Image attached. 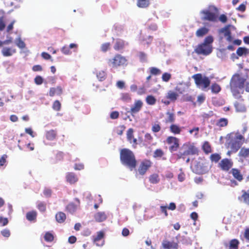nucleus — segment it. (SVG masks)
<instances>
[{
  "mask_svg": "<svg viewBox=\"0 0 249 249\" xmlns=\"http://www.w3.org/2000/svg\"><path fill=\"white\" fill-rule=\"evenodd\" d=\"M202 149L204 153L208 154L212 152V148L208 142H205L202 145Z\"/></svg>",
  "mask_w": 249,
  "mask_h": 249,
  "instance_id": "obj_38",
  "label": "nucleus"
},
{
  "mask_svg": "<svg viewBox=\"0 0 249 249\" xmlns=\"http://www.w3.org/2000/svg\"><path fill=\"white\" fill-rule=\"evenodd\" d=\"M110 46H111V45L109 42H107V43H103L101 46V50L103 52L105 53L110 49Z\"/></svg>",
  "mask_w": 249,
  "mask_h": 249,
  "instance_id": "obj_52",
  "label": "nucleus"
},
{
  "mask_svg": "<svg viewBox=\"0 0 249 249\" xmlns=\"http://www.w3.org/2000/svg\"><path fill=\"white\" fill-rule=\"evenodd\" d=\"M164 155V152L161 149H157L153 153L154 158H161Z\"/></svg>",
  "mask_w": 249,
  "mask_h": 249,
  "instance_id": "obj_47",
  "label": "nucleus"
},
{
  "mask_svg": "<svg viewBox=\"0 0 249 249\" xmlns=\"http://www.w3.org/2000/svg\"><path fill=\"white\" fill-rule=\"evenodd\" d=\"M45 136L47 140L53 141L56 139L57 136V132L55 129H51L46 131Z\"/></svg>",
  "mask_w": 249,
  "mask_h": 249,
  "instance_id": "obj_18",
  "label": "nucleus"
},
{
  "mask_svg": "<svg viewBox=\"0 0 249 249\" xmlns=\"http://www.w3.org/2000/svg\"><path fill=\"white\" fill-rule=\"evenodd\" d=\"M195 52L198 55H207L212 53V47L211 45L202 43L197 46L195 49Z\"/></svg>",
  "mask_w": 249,
  "mask_h": 249,
  "instance_id": "obj_7",
  "label": "nucleus"
},
{
  "mask_svg": "<svg viewBox=\"0 0 249 249\" xmlns=\"http://www.w3.org/2000/svg\"><path fill=\"white\" fill-rule=\"evenodd\" d=\"M133 132V129L131 128H129L127 131V139L130 143H132V139L134 138Z\"/></svg>",
  "mask_w": 249,
  "mask_h": 249,
  "instance_id": "obj_49",
  "label": "nucleus"
},
{
  "mask_svg": "<svg viewBox=\"0 0 249 249\" xmlns=\"http://www.w3.org/2000/svg\"><path fill=\"white\" fill-rule=\"evenodd\" d=\"M230 25H227L219 30V33H223L224 36L226 37V40L229 42L232 41L233 38L231 36V33L230 29Z\"/></svg>",
  "mask_w": 249,
  "mask_h": 249,
  "instance_id": "obj_15",
  "label": "nucleus"
},
{
  "mask_svg": "<svg viewBox=\"0 0 249 249\" xmlns=\"http://www.w3.org/2000/svg\"><path fill=\"white\" fill-rule=\"evenodd\" d=\"M196 86L202 90L208 88L211 84L209 77L203 76L201 73H196L192 76Z\"/></svg>",
  "mask_w": 249,
  "mask_h": 249,
  "instance_id": "obj_3",
  "label": "nucleus"
},
{
  "mask_svg": "<svg viewBox=\"0 0 249 249\" xmlns=\"http://www.w3.org/2000/svg\"><path fill=\"white\" fill-rule=\"evenodd\" d=\"M66 178L67 181L71 184L76 183L78 180L77 176L73 172L68 173L66 176Z\"/></svg>",
  "mask_w": 249,
  "mask_h": 249,
  "instance_id": "obj_19",
  "label": "nucleus"
},
{
  "mask_svg": "<svg viewBox=\"0 0 249 249\" xmlns=\"http://www.w3.org/2000/svg\"><path fill=\"white\" fill-rule=\"evenodd\" d=\"M239 241L236 239L231 240L229 242V249H238Z\"/></svg>",
  "mask_w": 249,
  "mask_h": 249,
  "instance_id": "obj_33",
  "label": "nucleus"
},
{
  "mask_svg": "<svg viewBox=\"0 0 249 249\" xmlns=\"http://www.w3.org/2000/svg\"><path fill=\"white\" fill-rule=\"evenodd\" d=\"M120 159L121 163L132 171L135 169L137 161L134 153L130 149L123 148L120 150Z\"/></svg>",
  "mask_w": 249,
  "mask_h": 249,
  "instance_id": "obj_2",
  "label": "nucleus"
},
{
  "mask_svg": "<svg viewBox=\"0 0 249 249\" xmlns=\"http://www.w3.org/2000/svg\"><path fill=\"white\" fill-rule=\"evenodd\" d=\"M96 76L97 78L100 81H104L107 78V74L104 71H99L97 73Z\"/></svg>",
  "mask_w": 249,
  "mask_h": 249,
  "instance_id": "obj_42",
  "label": "nucleus"
},
{
  "mask_svg": "<svg viewBox=\"0 0 249 249\" xmlns=\"http://www.w3.org/2000/svg\"><path fill=\"white\" fill-rule=\"evenodd\" d=\"M77 206L73 203H69L66 207V210L70 213L73 214L75 212Z\"/></svg>",
  "mask_w": 249,
  "mask_h": 249,
  "instance_id": "obj_36",
  "label": "nucleus"
},
{
  "mask_svg": "<svg viewBox=\"0 0 249 249\" xmlns=\"http://www.w3.org/2000/svg\"><path fill=\"white\" fill-rule=\"evenodd\" d=\"M17 45L21 49H23L25 47V44L20 38H19L17 43Z\"/></svg>",
  "mask_w": 249,
  "mask_h": 249,
  "instance_id": "obj_61",
  "label": "nucleus"
},
{
  "mask_svg": "<svg viewBox=\"0 0 249 249\" xmlns=\"http://www.w3.org/2000/svg\"><path fill=\"white\" fill-rule=\"evenodd\" d=\"M119 116V113L117 111H114L111 112L110 114V117L112 119H116L118 118Z\"/></svg>",
  "mask_w": 249,
  "mask_h": 249,
  "instance_id": "obj_60",
  "label": "nucleus"
},
{
  "mask_svg": "<svg viewBox=\"0 0 249 249\" xmlns=\"http://www.w3.org/2000/svg\"><path fill=\"white\" fill-rule=\"evenodd\" d=\"M231 173L232 174L234 178L238 181H241L243 180V175L239 169L232 168L231 171Z\"/></svg>",
  "mask_w": 249,
  "mask_h": 249,
  "instance_id": "obj_22",
  "label": "nucleus"
},
{
  "mask_svg": "<svg viewBox=\"0 0 249 249\" xmlns=\"http://www.w3.org/2000/svg\"><path fill=\"white\" fill-rule=\"evenodd\" d=\"M34 80H35V83L36 85H38L42 84L43 82V79L42 77L39 75L36 76L35 77Z\"/></svg>",
  "mask_w": 249,
  "mask_h": 249,
  "instance_id": "obj_57",
  "label": "nucleus"
},
{
  "mask_svg": "<svg viewBox=\"0 0 249 249\" xmlns=\"http://www.w3.org/2000/svg\"><path fill=\"white\" fill-rule=\"evenodd\" d=\"M169 130L171 133L175 135H178L181 132V128L178 125L172 124L169 127Z\"/></svg>",
  "mask_w": 249,
  "mask_h": 249,
  "instance_id": "obj_26",
  "label": "nucleus"
},
{
  "mask_svg": "<svg viewBox=\"0 0 249 249\" xmlns=\"http://www.w3.org/2000/svg\"><path fill=\"white\" fill-rule=\"evenodd\" d=\"M145 102L147 105L153 106L156 103L157 99L153 95H149L146 97Z\"/></svg>",
  "mask_w": 249,
  "mask_h": 249,
  "instance_id": "obj_32",
  "label": "nucleus"
},
{
  "mask_svg": "<svg viewBox=\"0 0 249 249\" xmlns=\"http://www.w3.org/2000/svg\"><path fill=\"white\" fill-rule=\"evenodd\" d=\"M228 122L227 118H221L216 121V125L219 127H225L228 125Z\"/></svg>",
  "mask_w": 249,
  "mask_h": 249,
  "instance_id": "obj_31",
  "label": "nucleus"
},
{
  "mask_svg": "<svg viewBox=\"0 0 249 249\" xmlns=\"http://www.w3.org/2000/svg\"><path fill=\"white\" fill-rule=\"evenodd\" d=\"M166 114L168 115L167 119L166 120L165 122L166 123H173L175 121V114L170 112H167L166 113Z\"/></svg>",
  "mask_w": 249,
  "mask_h": 249,
  "instance_id": "obj_43",
  "label": "nucleus"
},
{
  "mask_svg": "<svg viewBox=\"0 0 249 249\" xmlns=\"http://www.w3.org/2000/svg\"><path fill=\"white\" fill-rule=\"evenodd\" d=\"M210 159L212 162L217 163L221 159V156L218 153L212 154Z\"/></svg>",
  "mask_w": 249,
  "mask_h": 249,
  "instance_id": "obj_44",
  "label": "nucleus"
},
{
  "mask_svg": "<svg viewBox=\"0 0 249 249\" xmlns=\"http://www.w3.org/2000/svg\"><path fill=\"white\" fill-rule=\"evenodd\" d=\"M146 26L147 29L149 31H155L158 28L157 25L155 23H151L149 21L146 23Z\"/></svg>",
  "mask_w": 249,
  "mask_h": 249,
  "instance_id": "obj_50",
  "label": "nucleus"
},
{
  "mask_svg": "<svg viewBox=\"0 0 249 249\" xmlns=\"http://www.w3.org/2000/svg\"><path fill=\"white\" fill-rule=\"evenodd\" d=\"M152 164L153 163L150 160L145 159L142 160L140 162L138 168L135 170L136 177L144 176L152 167Z\"/></svg>",
  "mask_w": 249,
  "mask_h": 249,
  "instance_id": "obj_6",
  "label": "nucleus"
},
{
  "mask_svg": "<svg viewBox=\"0 0 249 249\" xmlns=\"http://www.w3.org/2000/svg\"><path fill=\"white\" fill-rule=\"evenodd\" d=\"M201 13L203 15L201 18L202 20L211 22L217 21V16L215 13L208 10H204L201 11Z\"/></svg>",
  "mask_w": 249,
  "mask_h": 249,
  "instance_id": "obj_10",
  "label": "nucleus"
},
{
  "mask_svg": "<svg viewBox=\"0 0 249 249\" xmlns=\"http://www.w3.org/2000/svg\"><path fill=\"white\" fill-rule=\"evenodd\" d=\"M16 52L15 48L4 47L1 51V53L4 56H10Z\"/></svg>",
  "mask_w": 249,
  "mask_h": 249,
  "instance_id": "obj_24",
  "label": "nucleus"
},
{
  "mask_svg": "<svg viewBox=\"0 0 249 249\" xmlns=\"http://www.w3.org/2000/svg\"><path fill=\"white\" fill-rule=\"evenodd\" d=\"M37 217V212L36 211H31L27 213L26 219L30 221L36 220Z\"/></svg>",
  "mask_w": 249,
  "mask_h": 249,
  "instance_id": "obj_30",
  "label": "nucleus"
},
{
  "mask_svg": "<svg viewBox=\"0 0 249 249\" xmlns=\"http://www.w3.org/2000/svg\"><path fill=\"white\" fill-rule=\"evenodd\" d=\"M36 207L38 210L42 213H44L46 211V204L44 202H38Z\"/></svg>",
  "mask_w": 249,
  "mask_h": 249,
  "instance_id": "obj_41",
  "label": "nucleus"
},
{
  "mask_svg": "<svg viewBox=\"0 0 249 249\" xmlns=\"http://www.w3.org/2000/svg\"><path fill=\"white\" fill-rule=\"evenodd\" d=\"M198 149L194 145H190L188 149L184 151L182 153H180V155H178V158L180 159L182 158H184V156L186 155H198Z\"/></svg>",
  "mask_w": 249,
  "mask_h": 249,
  "instance_id": "obj_12",
  "label": "nucleus"
},
{
  "mask_svg": "<svg viewBox=\"0 0 249 249\" xmlns=\"http://www.w3.org/2000/svg\"><path fill=\"white\" fill-rule=\"evenodd\" d=\"M52 194V191L50 189L46 188L43 191V194L47 197H51Z\"/></svg>",
  "mask_w": 249,
  "mask_h": 249,
  "instance_id": "obj_58",
  "label": "nucleus"
},
{
  "mask_svg": "<svg viewBox=\"0 0 249 249\" xmlns=\"http://www.w3.org/2000/svg\"><path fill=\"white\" fill-rule=\"evenodd\" d=\"M208 170V163L206 161H198L194 168V172L199 175L206 173Z\"/></svg>",
  "mask_w": 249,
  "mask_h": 249,
  "instance_id": "obj_9",
  "label": "nucleus"
},
{
  "mask_svg": "<svg viewBox=\"0 0 249 249\" xmlns=\"http://www.w3.org/2000/svg\"><path fill=\"white\" fill-rule=\"evenodd\" d=\"M78 48V45L75 43H71L69 46L65 45L63 46L61 49V51L62 53L65 55H70L71 53V51H70L71 49H74V51L76 52L77 51Z\"/></svg>",
  "mask_w": 249,
  "mask_h": 249,
  "instance_id": "obj_17",
  "label": "nucleus"
},
{
  "mask_svg": "<svg viewBox=\"0 0 249 249\" xmlns=\"http://www.w3.org/2000/svg\"><path fill=\"white\" fill-rule=\"evenodd\" d=\"M234 106L236 111L238 112L245 111L246 110L245 107L239 103H235Z\"/></svg>",
  "mask_w": 249,
  "mask_h": 249,
  "instance_id": "obj_53",
  "label": "nucleus"
},
{
  "mask_svg": "<svg viewBox=\"0 0 249 249\" xmlns=\"http://www.w3.org/2000/svg\"><path fill=\"white\" fill-rule=\"evenodd\" d=\"M55 219L57 222L62 223L65 222L66 219V214L63 212H59L55 214Z\"/></svg>",
  "mask_w": 249,
  "mask_h": 249,
  "instance_id": "obj_28",
  "label": "nucleus"
},
{
  "mask_svg": "<svg viewBox=\"0 0 249 249\" xmlns=\"http://www.w3.org/2000/svg\"><path fill=\"white\" fill-rule=\"evenodd\" d=\"M125 127L124 125L119 126L116 129V133L119 135H122L123 134Z\"/></svg>",
  "mask_w": 249,
  "mask_h": 249,
  "instance_id": "obj_56",
  "label": "nucleus"
},
{
  "mask_svg": "<svg viewBox=\"0 0 249 249\" xmlns=\"http://www.w3.org/2000/svg\"><path fill=\"white\" fill-rule=\"evenodd\" d=\"M246 79L239 74H234L230 83V87L232 94L235 98L240 97V94L243 93Z\"/></svg>",
  "mask_w": 249,
  "mask_h": 249,
  "instance_id": "obj_1",
  "label": "nucleus"
},
{
  "mask_svg": "<svg viewBox=\"0 0 249 249\" xmlns=\"http://www.w3.org/2000/svg\"><path fill=\"white\" fill-rule=\"evenodd\" d=\"M166 142L170 145L169 149L171 152L177 151L179 148V139L175 137L168 136L166 140Z\"/></svg>",
  "mask_w": 249,
  "mask_h": 249,
  "instance_id": "obj_8",
  "label": "nucleus"
},
{
  "mask_svg": "<svg viewBox=\"0 0 249 249\" xmlns=\"http://www.w3.org/2000/svg\"><path fill=\"white\" fill-rule=\"evenodd\" d=\"M239 156L244 158H249V148L242 147L239 152Z\"/></svg>",
  "mask_w": 249,
  "mask_h": 249,
  "instance_id": "obj_35",
  "label": "nucleus"
},
{
  "mask_svg": "<svg viewBox=\"0 0 249 249\" xmlns=\"http://www.w3.org/2000/svg\"><path fill=\"white\" fill-rule=\"evenodd\" d=\"M139 57L142 61H145L146 60V54L144 52H140L139 54Z\"/></svg>",
  "mask_w": 249,
  "mask_h": 249,
  "instance_id": "obj_62",
  "label": "nucleus"
},
{
  "mask_svg": "<svg viewBox=\"0 0 249 249\" xmlns=\"http://www.w3.org/2000/svg\"><path fill=\"white\" fill-rule=\"evenodd\" d=\"M143 106V102L141 100H135L133 105L131 107L130 112L132 115L139 112Z\"/></svg>",
  "mask_w": 249,
  "mask_h": 249,
  "instance_id": "obj_13",
  "label": "nucleus"
},
{
  "mask_svg": "<svg viewBox=\"0 0 249 249\" xmlns=\"http://www.w3.org/2000/svg\"><path fill=\"white\" fill-rule=\"evenodd\" d=\"M121 99L122 101L125 102H129L131 100V98L129 93H123L121 95Z\"/></svg>",
  "mask_w": 249,
  "mask_h": 249,
  "instance_id": "obj_51",
  "label": "nucleus"
},
{
  "mask_svg": "<svg viewBox=\"0 0 249 249\" xmlns=\"http://www.w3.org/2000/svg\"><path fill=\"white\" fill-rule=\"evenodd\" d=\"M161 246L163 249H178V243L167 240L163 241Z\"/></svg>",
  "mask_w": 249,
  "mask_h": 249,
  "instance_id": "obj_16",
  "label": "nucleus"
},
{
  "mask_svg": "<svg viewBox=\"0 0 249 249\" xmlns=\"http://www.w3.org/2000/svg\"><path fill=\"white\" fill-rule=\"evenodd\" d=\"M107 217V214L104 212H98L94 216L95 221L98 222H101L106 220Z\"/></svg>",
  "mask_w": 249,
  "mask_h": 249,
  "instance_id": "obj_20",
  "label": "nucleus"
},
{
  "mask_svg": "<svg viewBox=\"0 0 249 249\" xmlns=\"http://www.w3.org/2000/svg\"><path fill=\"white\" fill-rule=\"evenodd\" d=\"M1 234L5 237H8L10 235V231L8 229H4L1 231Z\"/></svg>",
  "mask_w": 249,
  "mask_h": 249,
  "instance_id": "obj_63",
  "label": "nucleus"
},
{
  "mask_svg": "<svg viewBox=\"0 0 249 249\" xmlns=\"http://www.w3.org/2000/svg\"><path fill=\"white\" fill-rule=\"evenodd\" d=\"M160 179L157 174H153L149 177V181L151 183L157 184L159 182Z\"/></svg>",
  "mask_w": 249,
  "mask_h": 249,
  "instance_id": "obj_34",
  "label": "nucleus"
},
{
  "mask_svg": "<svg viewBox=\"0 0 249 249\" xmlns=\"http://www.w3.org/2000/svg\"><path fill=\"white\" fill-rule=\"evenodd\" d=\"M249 53V49L244 47H239L236 51V53L239 56H241L243 54L246 55Z\"/></svg>",
  "mask_w": 249,
  "mask_h": 249,
  "instance_id": "obj_40",
  "label": "nucleus"
},
{
  "mask_svg": "<svg viewBox=\"0 0 249 249\" xmlns=\"http://www.w3.org/2000/svg\"><path fill=\"white\" fill-rule=\"evenodd\" d=\"M178 96V95L177 92L172 90H169L167 93L166 98L170 101H163L162 100L161 102L165 105H168L170 103V102H175L177 99Z\"/></svg>",
  "mask_w": 249,
  "mask_h": 249,
  "instance_id": "obj_14",
  "label": "nucleus"
},
{
  "mask_svg": "<svg viewBox=\"0 0 249 249\" xmlns=\"http://www.w3.org/2000/svg\"><path fill=\"white\" fill-rule=\"evenodd\" d=\"M107 64L112 68H117L119 67L126 66L127 60L125 57L121 54H116L113 58L108 60Z\"/></svg>",
  "mask_w": 249,
  "mask_h": 249,
  "instance_id": "obj_5",
  "label": "nucleus"
},
{
  "mask_svg": "<svg viewBox=\"0 0 249 249\" xmlns=\"http://www.w3.org/2000/svg\"><path fill=\"white\" fill-rule=\"evenodd\" d=\"M149 71L151 75H159L161 73V71L160 69L153 67L149 68Z\"/></svg>",
  "mask_w": 249,
  "mask_h": 249,
  "instance_id": "obj_46",
  "label": "nucleus"
},
{
  "mask_svg": "<svg viewBox=\"0 0 249 249\" xmlns=\"http://www.w3.org/2000/svg\"><path fill=\"white\" fill-rule=\"evenodd\" d=\"M151 129L153 132L157 133L160 130L161 127L159 124L155 123L152 125Z\"/></svg>",
  "mask_w": 249,
  "mask_h": 249,
  "instance_id": "obj_54",
  "label": "nucleus"
},
{
  "mask_svg": "<svg viewBox=\"0 0 249 249\" xmlns=\"http://www.w3.org/2000/svg\"><path fill=\"white\" fill-rule=\"evenodd\" d=\"M209 32V29L205 27L199 28L196 33V35L198 37H203Z\"/></svg>",
  "mask_w": 249,
  "mask_h": 249,
  "instance_id": "obj_29",
  "label": "nucleus"
},
{
  "mask_svg": "<svg viewBox=\"0 0 249 249\" xmlns=\"http://www.w3.org/2000/svg\"><path fill=\"white\" fill-rule=\"evenodd\" d=\"M61 104L58 100H55L53 104L52 108L55 111H59L61 109Z\"/></svg>",
  "mask_w": 249,
  "mask_h": 249,
  "instance_id": "obj_48",
  "label": "nucleus"
},
{
  "mask_svg": "<svg viewBox=\"0 0 249 249\" xmlns=\"http://www.w3.org/2000/svg\"><path fill=\"white\" fill-rule=\"evenodd\" d=\"M211 89L212 92L214 94L218 93L221 90L220 85L216 83L212 84Z\"/></svg>",
  "mask_w": 249,
  "mask_h": 249,
  "instance_id": "obj_37",
  "label": "nucleus"
},
{
  "mask_svg": "<svg viewBox=\"0 0 249 249\" xmlns=\"http://www.w3.org/2000/svg\"><path fill=\"white\" fill-rule=\"evenodd\" d=\"M128 43H125V41L122 39H117L115 42V44L114 45V49L116 51H120L123 50L125 45H127Z\"/></svg>",
  "mask_w": 249,
  "mask_h": 249,
  "instance_id": "obj_23",
  "label": "nucleus"
},
{
  "mask_svg": "<svg viewBox=\"0 0 249 249\" xmlns=\"http://www.w3.org/2000/svg\"><path fill=\"white\" fill-rule=\"evenodd\" d=\"M63 92L62 88L60 86L56 88H51L50 89L49 95L53 97L55 95H60Z\"/></svg>",
  "mask_w": 249,
  "mask_h": 249,
  "instance_id": "obj_21",
  "label": "nucleus"
},
{
  "mask_svg": "<svg viewBox=\"0 0 249 249\" xmlns=\"http://www.w3.org/2000/svg\"><path fill=\"white\" fill-rule=\"evenodd\" d=\"M249 190L246 192L242 190V195L238 197V199L241 201H243L244 203L249 205Z\"/></svg>",
  "mask_w": 249,
  "mask_h": 249,
  "instance_id": "obj_25",
  "label": "nucleus"
},
{
  "mask_svg": "<svg viewBox=\"0 0 249 249\" xmlns=\"http://www.w3.org/2000/svg\"><path fill=\"white\" fill-rule=\"evenodd\" d=\"M44 238V240L48 242H52L54 239L53 235L49 231L45 233Z\"/></svg>",
  "mask_w": 249,
  "mask_h": 249,
  "instance_id": "obj_45",
  "label": "nucleus"
},
{
  "mask_svg": "<svg viewBox=\"0 0 249 249\" xmlns=\"http://www.w3.org/2000/svg\"><path fill=\"white\" fill-rule=\"evenodd\" d=\"M171 78V75L169 73L164 72L163 73L161 78L163 81L167 82L169 81Z\"/></svg>",
  "mask_w": 249,
  "mask_h": 249,
  "instance_id": "obj_55",
  "label": "nucleus"
},
{
  "mask_svg": "<svg viewBox=\"0 0 249 249\" xmlns=\"http://www.w3.org/2000/svg\"><path fill=\"white\" fill-rule=\"evenodd\" d=\"M104 237V233L102 231L97 232V235L94 238L93 241L96 243L97 246H102L103 245V242L102 241L101 244L99 243Z\"/></svg>",
  "mask_w": 249,
  "mask_h": 249,
  "instance_id": "obj_27",
  "label": "nucleus"
},
{
  "mask_svg": "<svg viewBox=\"0 0 249 249\" xmlns=\"http://www.w3.org/2000/svg\"><path fill=\"white\" fill-rule=\"evenodd\" d=\"M7 157V156L5 154L2 155L1 157H0V166H3L6 162V159Z\"/></svg>",
  "mask_w": 249,
  "mask_h": 249,
  "instance_id": "obj_64",
  "label": "nucleus"
},
{
  "mask_svg": "<svg viewBox=\"0 0 249 249\" xmlns=\"http://www.w3.org/2000/svg\"><path fill=\"white\" fill-rule=\"evenodd\" d=\"M218 167L224 171H228L233 166V162L231 159L225 158L218 163Z\"/></svg>",
  "mask_w": 249,
  "mask_h": 249,
  "instance_id": "obj_11",
  "label": "nucleus"
},
{
  "mask_svg": "<svg viewBox=\"0 0 249 249\" xmlns=\"http://www.w3.org/2000/svg\"><path fill=\"white\" fill-rule=\"evenodd\" d=\"M245 142L244 136L237 132L234 134V136L232 137L229 144H231V149L235 151H237L241 147L242 144Z\"/></svg>",
  "mask_w": 249,
  "mask_h": 249,
  "instance_id": "obj_4",
  "label": "nucleus"
},
{
  "mask_svg": "<svg viewBox=\"0 0 249 249\" xmlns=\"http://www.w3.org/2000/svg\"><path fill=\"white\" fill-rule=\"evenodd\" d=\"M149 5V0H137V6L140 8H146Z\"/></svg>",
  "mask_w": 249,
  "mask_h": 249,
  "instance_id": "obj_39",
  "label": "nucleus"
},
{
  "mask_svg": "<svg viewBox=\"0 0 249 249\" xmlns=\"http://www.w3.org/2000/svg\"><path fill=\"white\" fill-rule=\"evenodd\" d=\"M213 38L212 36H208L205 38L203 43L211 45V44L213 42Z\"/></svg>",
  "mask_w": 249,
  "mask_h": 249,
  "instance_id": "obj_59",
  "label": "nucleus"
}]
</instances>
